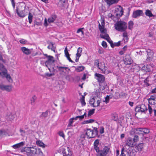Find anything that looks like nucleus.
<instances>
[{
  "instance_id": "obj_49",
  "label": "nucleus",
  "mask_w": 156,
  "mask_h": 156,
  "mask_svg": "<svg viewBox=\"0 0 156 156\" xmlns=\"http://www.w3.org/2000/svg\"><path fill=\"white\" fill-rule=\"evenodd\" d=\"M139 139V137L137 135H135L134 137L133 138V141L134 143H135L138 141Z\"/></svg>"
},
{
  "instance_id": "obj_17",
  "label": "nucleus",
  "mask_w": 156,
  "mask_h": 156,
  "mask_svg": "<svg viewBox=\"0 0 156 156\" xmlns=\"http://www.w3.org/2000/svg\"><path fill=\"white\" fill-rule=\"evenodd\" d=\"M20 49L23 53L26 55H29L31 54V51L30 49L26 48L25 47H21Z\"/></svg>"
},
{
  "instance_id": "obj_58",
  "label": "nucleus",
  "mask_w": 156,
  "mask_h": 156,
  "mask_svg": "<svg viewBox=\"0 0 156 156\" xmlns=\"http://www.w3.org/2000/svg\"><path fill=\"white\" fill-rule=\"evenodd\" d=\"M65 78L68 81H70L71 79V76L69 75L65 76Z\"/></svg>"
},
{
  "instance_id": "obj_56",
  "label": "nucleus",
  "mask_w": 156,
  "mask_h": 156,
  "mask_svg": "<svg viewBox=\"0 0 156 156\" xmlns=\"http://www.w3.org/2000/svg\"><path fill=\"white\" fill-rule=\"evenodd\" d=\"M110 98L109 96L107 95L105 98V100L104 101L106 103H108L109 102V99Z\"/></svg>"
},
{
  "instance_id": "obj_42",
  "label": "nucleus",
  "mask_w": 156,
  "mask_h": 156,
  "mask_svg": "<svg viewBox=\"0 0 156 156\" xmlns=\"http://www.w3.org/2000/svg\"><path fill=\"white\" fill-rule=\"evenodd\" d=\"M73 122V120L72 119V118L69 119V123L68 125H67V127L69 128L70 127L72 126V124Z\"/></svg>"
},
{
  "instance_id": "obj_51",
  "label": "nucleus",
  "mask_w": 156,
  "mask_h": 156,
  "mask_svg": "<svg viewBox=\"0 0 156 156\" xmlns=\"http://www.w3.org/2000/svg\"><path fill=\"white\" fill-rule=\"evenodd\" d=\"M94 109H93L91 110H90L88 112V115L90 116L92 115L94 112Z\"/></svg>"
},
{
  "instance_id": "obj_8",
  "label": "nucleus",
  "mask_w": 156,
  "mask_h": 156,
  "mask_svg": "<svg viewBox=\"0 0 156 156\" xmlns=\"http://www.w3.org/2000/svg\"><path fill=\"white\" fill-rule=\"evenodd\" d=\"M123 62L126 65H129L132 64L133 61L129 55L127 54L123 60Z\"/></svg>"
},
{
  "instance_id": "obj_24",
  "label": "nucleus",
  "mask_w": 156,
  "mask_h": 156,
  "mask_svg": "<svg viewBox=\"0 0 156 156\" xmlns=\"http://www.w3.org/2000/svg\"><path fill=\"white\" fill-rule=\"evenodd\" d=\"M105 1L109 6L113 4L117 3L118 2V0H105Z\"/></svg>"
},
{
  "instance_id": "obj_46",
  "label": "nucleus",
  "mask_w": 156,
  "mask_h": 156,
  "mask_svg": "<svg viewBox=\"0 0 156 156\" xmlns=\"http://www.w3.org/2000/svg\"><path fill=\"white\" fill-rule=\"evenodd\" d=\"M136 133L135 128H132L129 132V134L131 135H133Z\"/></svg>"
},
{
  "instance_id": "obj_29",
  "label": "nucleus",
  "mask_w": 156,
  "mask_h": 156,
  "mask_svg": "<svg viewBox=\"0 0 156 156\" xmlns=\"http://www.w3.org/2000/svg\"><path fill=\"white\" fill-rule=\"evenodd\" d=\"M150 132L149 129L147 128H143L142 135L144 136L146 134H148Z\"/></svg>"
},
{
  "instance_id": "obj_4",
  "label": "nucleus",
  "mask_w": 156,
  "mask_h": 156,
  "mask_svg": "<svg viewBox=\"0 0 156 156\" xmlns=\"http://www.w3.org/2000/svg\"><path fill=\"white\" fill-rule=\"evenodd\" d=\"M21 7L22 6L20 5L16 7V12L19 17L21 18H24L26 16V15L24 12V9H21Z\"/></svg>"
},
{
  "instance_id": "obj_55",
  "label": "nucleus",
  "mask_w": 156,
  "mask_h": 156,
  "mask_svg": "<svg viewBox=\"0 0 156 156\" xmlns=\"http://www.w3.org/2000/svg\"><path fill=\"white\" fill-rule=\"evenodd\" d=\"M121 44V41H119L118 42H115L113 43V48L115 47V46H120Z\"/></svg>"
},
{
  "instance_id": "obj_5",
  "label": "nucleus",
  "mask_w": 156,
  "mask_h": 156,
  "mask_svg": "<svg viewBox=\"0 0 156 156\" xmlns=\"http://www.w3.org/2000/svg\"><path fill=\"white\" fill-rule=\"evenodd\" d=\"M115 15L117 17H120L121 16L123 13V11L122 7L119 5V8H116L115 10Z\"/></svg>"
},
{
  "instance_id": "obj_41",
  "label": "nucleus",
  "mask_w": 156,
  "mask_h": 156,
  "mask_svg": "<svg viewBox=\"0 0 156 156\" xmlns=\"http://www.w3.org/2000/svg\"><path fill=\"white\" fill-rule=\"evenodd\" d=\"M36 143L37 144L39 145V146L42 147H45V144H44V143L41 142V141H37Z\"/></svg>"
},
{
  "instance_id": "obj_37",
  "label": "nucleus",
  "mask_w": 156,
  "mask_h": 156,
  "mask_svg": "<svg viewBox=\"0 0 156 156\" xmlns=\"http://www.w3.org/2000/svg\"><path fill=\"white\" fill-rule=\"evenodd\" d=\"M33 16L32 13L30 12H29L28 14V19L29 20V22L30 24H31L32 22Z\"/></svg>"
},
{
  "instance_id": "obj_25",
  "label": "nucleus",
  "mask_w": 156,
  "mask_h": 156,
  "mask_svg": "<svg viewBox=\"0 0 156 156\" xmlns=\"http://www.w3.org/2000/svg\"><path fill=\"white\" fill-rule=\"evenodd\" d=\"M145 14L146 16L149 17L154 16V15L152 14L151 11L148 9L145 10Z\"/></svg>"
},
{
  "instance_id": "obj_61",
  "label": "nucleus",
  "mask_w": 156,
  "mask_h": 156,
  "mask_svg": "<svg viewBox=\"0 0 156 156\" xmlns=\"http://www.w3.org/2000/svg\"><path fill=\"white\" fill-rule=\"evenodd\" d=\"M101 44L102 46L105 48H106L107 47V43L105 41H103L102 42Z\"/></svg>"
},
{
  "instance_id": "obj_32",
  "label": "nucleus",
  "mask_w": 156,
  "mask_h": 156,
  "mask_svg": "<svg viewBox=\"0 0 156 156\" xmlns=\"http://www.w3.org/2000/svg\"><path fill=\"white\" fill-rule=\"evenodd\" d=\"M56 68L58 69L59 71L62 73L64 72V69H65V70H66L68 68L67 67L58 66H57Z\"/></svg>"
},
{
  "instance_id": "obj_28",
  "label": "nucleus",
  "mask_w": 156,
  "mask_h": 156,
  "mask_svg": "<svg viewBox=\"0 0 156 156\" xmlns=\"http://www.w3.org/2000/svg\"><path fill=\"white\" fill-rule=\"evenodd\" d=\"M24 145V142H21L19 143L13 145L12 146V147L15 149H17L22 147Z\"/></svg>"
},
{
  "instance_id": "obj_53",
  "label": "nucleus",
  "mask_w": 156,
  "mask_h": 156,
  "mask_svg": "<svg viewBox=\"0 0 156 156\" xmlns=\"http://www.w3.org/2000/svg\"><path fill=\"white\" fill-rule=\"evenodd\" d=\"M99 143V141L98 139H97L95 140L94 143V146H98Z\"/></svg>"
},
{
  "instance_id": "obj_63",
  "label": "nucleus",
  "mask_w": 156,
  "mask_h": 156,
  "mask_svg": "<svg viewBox=\"0 0 156 156\" xmlns=\"http://www.w3.org/2000/svg\"><path fill=\"white\" fill-rule=\"evenodd\" d=\"M100 132L101 134H102L104 132V128L103 127L101 126L100 128Z\"/></svg>"
},
{
  "instance_id": "obj_1",
  "label": "nucleus",
  "mask_w": 156,
  "mask_h": 156,
  "mask_svg": "<svg viewBox=\"0 0 156 156\" xmlns=\"http://www.w3.org/2000/svg\"><path fill=\"white\" fill-rule=\"evenodd\" d=\"M115 29L120 32H123L126 30L127 28V23L122 21H118L114 25Z\"/></svg>"
},
{
  "instance_id": "obj_54",
  "label": "nucleus",
  "mask_w": 156,
  "mask_h": 156,
  "mask_svg": "<svg viewBox=\"0 0 156 156\" xmlns=\"http://www.w3.org/2000/svg\"><path fill=\"white\" fill-rule=\"evenodd\" d=\"M94 131V133L96 136L98 135V129L96 127H94V129H93Z\"/></svg>"
},
{
  "instance_id": "obj_64",
  "label": "nucleus",
  "mask_w": 156,
  "mask_h": 156,
  "mask_svg": "<svg viewBox=\"0 0 156 156\" xmlns=\"http://www.w3.org/2000/svg\"><path fill=\"white\" fill-rule=\"evenodd\" d=\"M124 148H122L121 150V154L120 156H126L124 152Z\"/></svg>"
},
{
  "instance_id": "obj_43",
  "label": "nucleus",
  "mask_w": 156,
  "mask_h": 156,
  "mask_svg": "<svg viewBox=\"0 0 156 156\" xmlns=\"http://www.w3.org/2000/svg\"><path fill=\"white\" fill-rule=\"evenodd\" d=\"M5 135V132L4 131L0 130V139L4 137Z\"/></svg>"
},
{
  "instance_id": "obj_7",
  "label": "nucleus",
  "mask_w": 156,
  "mask_h": 156,
  "mask_svg": "<svg viewBox=\"0 0 156 156\" xmlns=\"http://www.w3.org/2000/svg\"><path fill=\"white\" fill-rule=\"evenodd\" d=\"M110 150V148L106 146H105L102 149L100 150L98 154L99 156H105L108 154Z\"/></svg>"
},
{
  "instance_id": "obj_12",
  "label": "nucleus",
  "mask_w": 156,
  "mask_h": 156,
  "mask_svg": "<svg viewBox=\"0 0 156 156\" xmlns=\"http://www.w3.org/2000/svg\"><path fill=\"white\" fill-rule=\"evenodd\" d=\"M149 104L151 105H156V94L151 95L150 98L147 99Z\"/></svg>"
},
{
  "instance_id": "obj_18",
  "label": "nucleus",
  "mask_w": 156,
  "mask_h": 156,
  "mask_svg": "<svg viewBox=\"0 0 156 156\" xmlns=\"http://www.w3.org/2000/svg\"><path fill=\"white\" fill-rule=\"evenodd\" d=\"M136 152L135 149H130L127 150V153L129 156H135Z\"/></svg>"
},
{
  "instance_id": "obj_3",
  "label": "nucleus",
  "mask_w": 156,
  "mask_h": 156,
  "mask_svg": "<svg viewBox=\"0 0 156 156\" xmlns=\"http://www.w3.org/2000/svg\"><path fill=\"white\" fill-rule=\"evenodd\" d=\"M35 149L33 147H26L22 150L24 151L28 156H34V155Z\"/></svg>"
},
{
  "instance_id": "obj_26",
  "label": "nucleus",
  "mask_w": 156,
  "mask_h": 156,
  "mask_svg": "<svg viewBox=\"0 0 156 156\" xmlns=\"http://www.w3.org/2000/svg\"><path fill=\"white\" fill-rule=\"evenodd\" d=\"M123 33L122 34V37H123V40L125 42H127L129 38L128 37V33L127 32L125 31H123Z\"/></svg>"
},
{
  "instance_id": "obj_30",
  "label": "nucleus",
  "mask_w": 156,
  "mask_h": 156,
  "mask_svg": "<svg viewBox=\"0 0 156 156\" xmlns=\"http://www.w3.org/2000/svg\"><path fill=\"white\" fill-rule=\"evenodd\" d=\"M48 49H51L52 51L55 52L56 48L53 46V44L51 43V42L49 44V45L48 47Z\"/></svg>"
},
{
  "instance_id": "obj_19",
  "label": "nucleus",
  "mask_w": 156,
  "mask_h": 156,
  "mask_svg": "<svg viewBox=\"0 0 156 156\" xmlns=\"http://www.w3.org/2000/svg\"><path fill=\"white\" fill-rule=\"evenodd\" d=\"M35 151L34 156H42L43 154L40 149L35 148Z\"/></svg>"
},
{
  "instance_id": "obj_59",
  "label": "nucleus",
  "mask_w": 156,
  "mask_h": 156,
  "mask_svg": "<svg viewBox=\"0 0 156 156\" xmlns=\"http://www.w3.org/2000/svg\"><path fill=\"white\" fill-rule=\"evenodd\" d=\"M94 149L95 150L96 152H97L98 154L100 151L99 150V148L98 146H94Z\"/></svg>"
},
{
  "instance_id": "obj_35",
  "label": "nucleus",
  "mask_w": 156,
  "mask_h": 156,
  "mask_svg": "<svg viewBox=\"0 0 156 156\" xmlns=\"http://www.w3.org/2000/svg\"><path fill=\"white\" fill-rule=\"evenodd\" d=\"M84 98L85 97L83 95H82L81 98L80 99V101L82 106H85L86 104V103L85 102L84 100Z\"/></svg>"
},
{
  "instance_id": "obj_57",
  "label": "nucleus",
  "mask_w": 156,
  "mask_h": 156,
  "mask_svg": "<svg viewBox=\"0 0 156 156\" xmlns=\"http://www.w3.org/2000/svg\"><path fill=\"white\" fill-rule=\"evenodd\" d=\"M48 62H51L53 60V57L52 56H48Z\"/></svg>"
},
{
  "instance_id": "obj_14",
  "label": "nucleus",
  "mask_w": 156,
  "mask_h": 156,
  "mask_svg": "<svg viewBox=\"0 0 156 156\" xmlns=\"http://www.w3.org/2000/svg\"><path fill=\"white\" fill-rule=\"evenodd\" d=\"M146 52L147 53V57L146 60L148 61H151L153 55V51L150 49H148L147 50Z\"/></svg>"
},
{
  "instance_id": "obj_52",
  "label": "nucleus",
  "mask_w": 156,
  "mask_h": 156,
  "mask_svg": "<svg viewBox=\"0 0 156 156\" xmlns=\"http://www.w3.org/2000/svg\"><path fill=\"white\" fill-rule=\"evenodd\" d=\"M112 119L115 121H116L118 120V118L117 116L116 115H112Z\"/></svg>"
},
{
  "instance_id": "obj_60",
  "label": "nucleus",
  "mask_w": 156,
  "mask_h": 156,
  "mask_svg": "<svg viewBox=\"0 0 156 156\" xmlns=\"http://www.w3.org/2000/svg\"><path fill=\"white\" fill-rule=\"evenodd\" d=\"M107 40L110 44L111 47L113 48V43L112 41L111 40L110 38H109V40Z\"/></svg>"
},
{
  "instance_id": "obj_6",
  "label": "nucleus",
  "mask_w": 156,
  "mask_h": 156,
  "mask_svg": "<svg viewBox=\"0 0 156 156\" xmlns=\"http://www.w3.org/2000/svg\"><path fill=\"white\" fill-rule=\"evenodd\" d=\"M86 135L87 138H91L96 137L93 129L87 128L86 129Z\"/></svg>"
},
{
  "instance_id": "obj_38",
  "label": "nucleus",
  "mask_w": 156,
  "mask_h": 156,
  "mask_svg": "<svg viewBox=\"0 0 156 156\" xmlns=\"http://www.w3.org/2000/svg\"><path fill=\"white\" fill-rule=\"evenodd\" d=\"M134 23L132 21H129L128 23V29L131 30L133 28Z\"/></svg>"
},
{
  "instance_id": "obj_10",
  "label": "nucleus",
  "mask_w": 156,
  "mask_h": 156,
  "mask_svg": "<svg viewBox=\"0 0 156 156\" xmlns=\"http://www.w3.org/2000/svg\"><path fill=\"white\" fill-rule=\"evenodd\" d=\"M95 76L96 77V79L100 83H103L105 80L104 76L100 74L96 73L95 74Z\"/></svg>"
},
{
  "instance_id": "obj_16",
  "label": "nucleus",
  "mask_w": 156,
  "mask_h": 156,
  "mask_svg": "<svg viewBox=\"0 0 156 156\" xmlns=\"http://www.w3.org/2000/svg\"><path fill=\"white\" fill-rule=\"evenodd\" d=\"M143 13L142 10H137L134 11L133 14V17L134 18H136L139 17Z\"/></svg>"
},
{
  "instance_id": "obj_9",
  "label": "nucleus",
  "mask_w": 156,
  "mask_h": 156,
  "mask_svg": "<svg viewBox=\"0 0 156 156\" xmlns=\"http://www.w3.org/2000/svg\"><path fill=\"white\" fill-rule=\"evenodd\" d=\"M147 110L146 106L144 104H142L137 106L136 108L135 111L136 112H144Z\"/></svg>"
},
{
  "instance_id": "obj_22",
  "label": "nucleus",
  "mask_w": 156,
  "mask_h": 156,
  "mask_svg": "<svg viewBox=\"0 0 156 156\" xmlns=\"http://www.w3.org/2000/svg\"><path fill=\"white\" fill-rule=\"evenodd\" d=\"M134 143L132 140V139L131 138H129L126 142V144L130 147H133Z\"/></svg>"
},
{
  "instance_id": "obj_11",
  "label": "nucleus",
  "mask_w": 156,
  "mask_h": 156,
  "mask_svg": "<svg viewBox=\"0 0 156 156\" xmlns=\"http://www.w3.org/2000/svg\"><path fill=\"white\" fill-rule=\"evenodd\" d=\"M62 152L63 154V156H71L72 154V152L69 147L66 148H63Z\"/></svg>"
},
{
  "instance_id": "obj_40",
  "label": "nucleus",
  "mask_w": 156,
  "mask_h": 156,
  "mask_svg": "<svg viewBox=\"0 0 156 156\" xmlns=\"http://www.w3.org/2000/svg\"><path fill=\"white\" fill-rule=\"evenodd\" d=\"M94 122V120L92 119H90L84 121L83 122V124H85L89 123H92Z\"/></svg>"
},
{
  "instance_id": "obj_34",
  "label": "nucleus",
  "mask_w": 156,
  "mask_h": 156,
  "mask_svg": "<svg viewBox=\"0 0 156 156\" xmlns=\"http://www.w3.org/2000/svg\"><path fill=\"white\" fill-rule=\"evenodd\" d=\"M85 68V67L81 66L77 67L76 68L75 70L77 72H80L83 71Z\"/></svg>"
},
{
  "instance_id": "obj_48",
  "label": "nucleus",
  "mask_w": 156,
  "mask_h": 156,
  "mask_svg": "<svg viewBox=\"0 0 156 156\" xmlns=\"http://www.w3.org/2000/svg\"><path fill=\"white\" fill-rule=\"evenodd\" d=\"M64 52H65V56L66 57L70 55V54H69L68 52V49H67V47H66L65 48Z\"/></svg>"
},
{
  "instance_id": "obj_36",
  "label": "nucleus",
  "mask_w": 156,
  "mask_h": 156,
  "mask_svg": "<svg viewBox=\"0 0 156 156\" xmlns=\"http://www.w3.org/2000/svg\"><path fill=\"white\" fill-rule=\"evenodd\" d=\"M136 131V133L139 134H142L143 128H135Z\"/></svg>"
},
{
  "instance_id": "obj_33",
  "label": "nucleus",
  "mask_w": 156,
  "mask_h": 156,
  "mask_svg": "<svg viewBox=\"0 0 156 156\" xmlns=\"http://www.w3.org/2000/svg\"><path fill=\"white\" fill-rule=\"evenodd\" d=\"M9 119L10 120H13L15 118L16 116V115L15 112L10 113L9 115H8Z\"/></svg>"
},
{
  "instance_id": "obj_23",
  "label": "nucleus",
  "mask_w": 156,
  "mask_h": 156,
  "mask_svg": "<svg viewBox=\"0 0 156 156\" xmlns=\"http://www.w3.org/2000/svg\"><path fill=\"white\" fill-rule=\"evenodd\" d=\"M56 18V15L55 14H53L50 17L48 18V21L50 23H53Z\"/></svg>"
},
{
  "instance_id": "obj_39",
  "label": "nucleus",
  "mask_w": 156,
  "mask_h": 156,
  "mask_svg": "<svg viewBox=\"0 0 156 156\" xmlns=\"http://www.w3.org/2000/svg\"><path fill=\"white\" fill-rule=\"evenodd\" d=\"M82 48L80 47L79 48L77 49V52L76 54V56L80 57L81 55L80 53L82 52Z\"/></svg>"
},
{
  "instance_id": "obj_2",
  "label": "nucleus",
  "mask_w": 156,
  "mask_h": 156,
  "mask_svg": "<svg viewBox=\"0 0 156 156\" xmlns=\"http://www.w3.org/2000/svg\"><path fill=\"white\" fill-rule=\"evenodd\" d=\"M0 76L2 78H6L9 82H10V80H12L10 75L8 73V71L7 69L2 64L0 63Z\"/></svg>"
},
{
  "instance_id": "obj_15",
  "label": "nucleus",
  "mask_w": 156,
  "mask_h": 156,
  "mask_svg": "<svg viewBox=\"0 0 156 156\" xmlns=\"http://www.w3.org/2000/svg\"><path fill=\"white\" fill-rule=\"evenodd\" d=\"M98 67L101 71V73H105L107 68L104 62H100Z\"/></svg>"
},
{
  "instance_id": "obj_13",
  "label": "nucleus",
  "mask_w": 156,
  "mask_h": 156,
  "mask_svg": "<svg viewBox=\"0 0 156 156\" xmlns=\"http://www.w3.org/2000/svg\"><path fill=\"white\" fill-rule=\"evenodd\" d=\"M1 89L3 90H5L8 92H10L12 91V85H1L0 86Z\"/></svg>"
},
{
  "instance_id": "obj_44",
  "label": "nucleus",
  "mask_w": 156,
  "mask_h": 156,
  "mask_svg": "<svg viewBox=\"0 0 156 156\" xmlns=\"http://www.w3.org/2000/svg\"><path fill=\"white\" fill-rule=\"evenodd\" d=\"M90 104L91 106L93 107L95 105V99L94 98H92L90 101Z\"/></svg>"
},
{
  "instance_id": "obj_21",
  "label": "nucleus",
  "mask_w": 156,
  "mask_h": 156,
  "mask_svg": "<svg viewBox=\"0 0 156 156\" xmlns=\"http://www.w3.org/2000/svg\"><path fill=\"white\" fill-rule=\"evenodd\" d=\"M105 26H101L99 23L98 25V28L100 32L102 33H104L107 32V30L105 28Z\"/></svg>"
},
{
  "instance_id": "obj_62",
  "label": "nucleus",
  "mask_w": 156,
  "mask_h": 156,
  "mask_svg": "<svg viewBox=\"0 0 156 156\" xmlns=\"http://www.w3.org/2000/svg\"><path fill=\"white\" fill-rule=\"evenodd\" d=\"M74 134V132L73 130L69 131L68 133V134L69 136H71Z\"/></svg>"
},
{
  "instance_id": "obj_27",
  "label": "nucleus",
  "mask_w": 156,
  "mask_h": 156,
  "mask_svg": "<svg viewBox=\"0 0 156 156\" xmlns=\"http://www.w3.org/2000/svg\"><path fill=\"white\" fill-rule=\"evenodd\" d=\"M100 36L101 38L105 39L106 40H109V38H110L109 35L107 33V32L102 33V34H100Z\"/></svg>"
},
{
  "instance_id": "obj_50",
  "label": "nucleus",
  "mask_w": 156,
  "mask_h": 156,
  "mask_svg": "<svg viewBox=\"0 0 156 156\" xmlns=\"http://www.w3.org/2000/svg\"><path fill=\"white\" fill-rule=\"evenodd\" d=\"M150 104H148V109L149 110V114L151 115L153 113V110L152 109V108L151 107V106L150 105Z\"/></svg>"
},
{
  "instance_id": "obj_20",
  "label": "nucleus",
  "mask_w": 156,
  "mask_h": 156,
  "mask_svg": "<svg viewBox=\"0 0 156 156\" xmlns=\"http://www.w3.org/2000/svg\"><path fill=\"white\" fill-rule=\"evenodd\" d=\"M144 144L143 143H140L136 145L135 147V148L137 151L140 152L141 151L144 147Z\"/></svg>"
},
{
  "instance_id": "obj_31",
  "label": "nucleus",
  "mask_w": 156,
  "mask_h": 156,
  "mask_svg": "<svg viewBox=\"0 0 156 156\" xmlns=\"http://www.w3.org/2000/svg\"><path fill=\"white\" fill-rule=\"evenodd\" d=\"M48 115V111L47 110L45 112H43L40 115V118H44L47 117Z\"/></svg>"
},
{
  "instance_id": "obj_47",
  "label": "nucleus",
  "mask_w": 156,
  "mask_h": 156,
  "mask_svg": "<svg viewBox=\"0 0 156 156\" xmlns=\"http://www.w3.org/2000/svg\"><path fill=\"white\" fill-rule=\"evenodd\" d=\"M59 135L61 137H62L63 138H65V136L64 134L63 131H60L58 133Z\"/></svg>"
},
{
  "instance_id": "obj_45",
  "label": "nucleus",
  "mask_w": 156,
  "mask_h": 156,
  "mask_svg": "<svg viewBox=\"0 0 156 156\" xmlns=\"http://www.w3.org/2000/svg\"><path fill=\"white\" fill-rule=\"evenodd\" d=\"M36 99L35 96H33L31 99V104L32 105H34L35 104V101Z\"/></svg>"
}]
</instances>
